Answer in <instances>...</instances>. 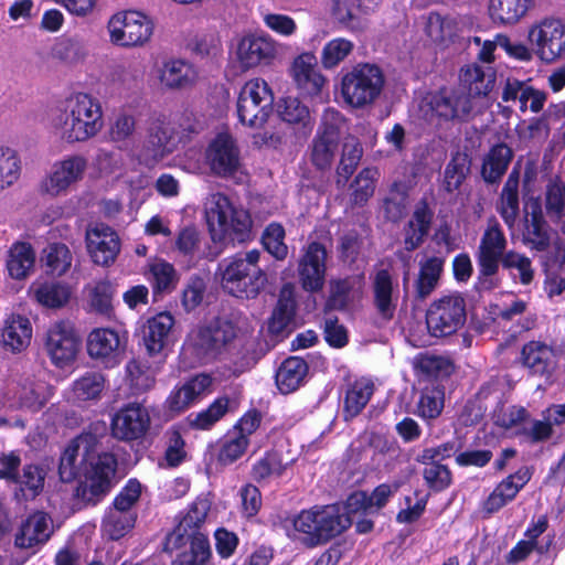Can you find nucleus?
I'll list each match as a JSON object with an SVG mask.
<instances>
[{"label":"nucleus","instance_id":"obj_1","mask_svg":"<svg viewBox=\"0 0 565 565\" xmlns=\"http://www.w3.org/2000/svg\"><path fill=\"white\" fill-rule=\"evenodd\" d=\"M98 438L92 433H83L74 438L60 458L58 475L63 482H71L78 476L85 477L82 490L83 498L95 502L107 493L117 468V459L113 454L98 452Z\"/></svg>","mask_w":565,"mask_h":565},{"label":"nucleus","instance_id":"obj_2","mask_svg":"<svg viewBox=\"0 0 565 565\" xmlns=\"http://www.w3.org/2000/svg\"><path fill=\"white\" fill-rule=\"evenodd\" d=\"M257 249L238 254L220 265L221 286L228 295L239 299H255L268 285V275L259 266Z\"/></svg>","mask_w":565,"mask_h":565},{"label":"nucleus","instance_id":"obj_3","mask_svg":"<svg viewBox=\"0 0 565 565\" xmlns=\"http://www.w3.org/2000/svg\"><path fill=\"white\" fill-rule=\"evenodd\" d=\"M294 527L302 533L303 544L313 547L342 534L352 524V519L339 504L305 510L294 519Z\"/></svg>","mask_w":565,"mask_h":565},{"label":"nucleus","instance_id":"obj_4","mask_svg":"<svg viewBox=\"0 0 565 565\" xmlns=\"http://www.w3.org/2000/svg\"><path fill=\"white\" fill-rule=\"evenodd\" d=\"M54 126L63 139L85 141L102 128L100 107L88 95L78 94L68 99L64 111L54 119Z\"/></svg>","mask_w":565,"mask_h":565},{"label":"nucleus","instance_id":"obj_5","mask_svg":"<svg viewBox=\"0 0 565 565\" xmlns=\"http://www.w3.org/2000/svg\"><path fill=\"white\" fill-rule=\"evenodd\" d=\"M385 76L382 68L373 63H359L341 79L343 100L353 108L372 105L382 94Z\"/></svg>","mask_w":565,"mask_h":565},{"label":"nucleus","instance_id":"obj_6","mask_svg":"<svg viewBox=\"0 0 565 565\" xmlns=\"http://www.w3.org/2000/svg\"><path fill=\"white\" fill-rule=\"evenodd\" d=\"M205 212L214 241L234 234L236 239L243 242L248 236L252 227L248 212L235 209L224 194H211L205 204Z\"/></svg>","mask_w":565,"mask_h":565},{"label":"nucleus","instance_id":"obj_7","mask_svg":"<svg viewBox=\"0 0 565 565\" xmlns=\"http://www.w3.org/2000/svg\"><path fill=\"white\" fill-rule=\"evenodd\" d=\"M466 320V300L458 292L435 299L426 310L427 329L435 338H446L457 333L465 326Z\"/></svg>","mask_w":565,"mask_h":565},{"label":"nucleus","instance_id":"obj_8","mask_svg":"<svg viewBox=\"0 0 565 565\" xmlns=\"http://www.w3.org/2000/svg\"><path fill=\"white\" fill-rule=\"evenodd\" d=\"M235 338V324L228 319L216 318L192 331L188 348L199 360H213L227 350Z\"/></svg>","mask_w":565,"mask_h":565},{"label":"nucleus","instance_id":"obj_9","mask_svg":"<svg viewBox=\"0 0 565 565\" xmlns=\"http://www.w3.org/2000/svg\"><path fill=\"white\" fill-rule=\"evenodd\" d=\"M274 96L263 79H250L241 89L237 100V114L242 124L262 127L273 113Z\"/></svg>","mask_w":565,"mask_h":565},{"label":"nucleus","instance_id":"obj_10","mask_svg":"<svg viewBox=\"0 0 565 565\" xmlns=\"http://www.w3.org/2000/svg\"><path fill=\"white\" fill-rule=\"evenodd\" d=\"M108 31L113 43L121 46H138L149 41L153 32V23L140 12H120L109 20Z\"/></svg>","mask_w":565,"mask_h":565},{"label":"nucleus","instance_id":"obj_11","mask_svg":"<svg viewBox=\"0 0 565 565\" xmlns=\"http://www.w3.org/2000/svg\"><path fill=\"white\" fill-rule=\"evenodd\" d=\"M343 122L341 114L327 109L322 116L321 131L312 141L311 161L320 170L329 169L338 149L340 127Z\"/></svg>","mask_w":565,"mask_h":565},{"label":"nucleus","instance_id":"obj_12","mask_svg":"<svg viewBox=\"0 0 565 565\" xmlns=\"http://www.w3.org/2000/svg\"><path fill=\"white\" fill-rule=\"evenodd\" d=\"M529 40L542 61L554 62L565 51V24L561 20L546 19L531 28Z\"/></svg>","mask_w":565,"mask_h":565},{"label":"nucleus","instance_id":"obj_13","mask_svg":"<svg viewBox=\"0 0 565 565\" xmlns=\"http://www.w3.org/2000/svg\"><path fill=\"white\" fill-rule=\"evenodd\" d=\"M507 238L498 221L492 217L482 235L477 259L480 277H492L499 271V266L505 257Z\"/></svg>","mask_w":565,"mask_h":565},{"label":"nucleus","instance_id":"obj_14","mask_svg":"<svg viewBox=\"0 0 565 565\" xmlns=\"http://www.w3.org/2000/svg\"><path fill=\"white\" fill-rule=\"evenodd\" d=\"M79 345L81 339L70 322H57L46 332L45 351L57 366L62 367L74 361Z\"/></svg>","mask_w":565,"mask_h":565},{"label":"nucleus","instance_id":"obj_15","mask_svg":"<svg viewBox=\"0 0 565 565\" xmlns=\"http://www.w3.org/2000/svg\"><path fill=\"white\" fill-rule=\"evenodd\" d=\"M150 415L140 403H129L121 407L111 419V435L121 441L142 438L150 427Z\"/></svg>","mask_w":565,"mask_h":565},{"label":"nucleus","instance_id":"obj_16","mask_svg":"<svg viewBox=\"0 0 565 565\" xmlns=\"http://www.w3.org/2000/svg\"><path fill=\"white\" fill-rule=\"evenodd\" d=\"M327 257L326 247L318 242H312L306 247L297 266L299 282L303 290L318 292L323 288Z\"/></svg>","mask_w":565,"mask_h":565},{"label":"nucleus","instance_id":"obj_17","mask_svg":"<svg viewBox=\"0 0 565 565\" xmlns=\"http://www.w3.org/2000/svg\"><path fill=\"white\" fill-rule=\"evenodd\" d=\"M431 111L445 120H467L476 108L475 99L465 89H440L428 102Z\"/></svg>","mask_w":565,"mask_h":565},{"label":"nucleus","instance_id":"obj_18","mask_svg":"<svg viewBox=\"0 0 565 565\" xmlns=\"http://www.w3.org/2000/svg\"><path fill=\"white\" fill-rule=\"evenodd\" d=\"M277 55V43L269 36H244L237 44L236 56L244 70L269 65Z\"/></svg>","mask_w":565,"mask_h":565},{"label":"nucleus","instance_id":"obj_19","mask_svg":"<svg viewBox=\"0 0 565 565\" xmlns=\"http://www.w3.org/2000/svg\"><path fill=\"white\" fill-rule=\"evenodd\" d=\"M206 160L211 170L220 177L234 175L241 167L239 151L227 134H220L212 141L206 151Z\"/></svg>","mask_w":565,"mask_h":565},{"label":"nucleus","instance_id":"obj_20","mask_svg":"<svg viewBox=\"0 0 565 565\" xmlns=\"http://www.w3.org/2000/svg\"><path fill=\"white\" fill-rule=\"evenodd\" d=\"M86 243L94 263L102 266L113 264L120 250L118 235L105 224H97L88 228Z\"/></svg>","mask_w":565,"mask_h":565},{"label":"nucleus","instance_id":"obj_21","mask_svg":"<svg viewBox=\"0 0 565 565\" xmlns=\"http://www.w3.org/2000/svg\"><path fill=\"white\" fill-rule=\"evenodd\" d=\"M381 0H332L331 13L334 20L345 29L362 32L367 28L366 15Z\"/></svg>","mask_w":565,"mask_h":565},{"label":"nucleus","instance_id":"obj_22","mask_svg":"<svg viewBox=\"0 0 565 565\" xmlns=\"http://www.w3.org/2000/svg\"><path fill=\"white\" fill-rule=\"evenodd\" d=\"M53 532L54 525L51 516L43 511H38L21 523L14 543L17 547L31 548L44 544Z\"/></svg>","mask_w":565,"mask_h":565},{"label":"nucleus","instance_id":"obj_23","mask_svg":"<svg viewBox=\"0 0 565 565\" xmlns=\"http://www.w3.org/2000/svg\"><path fill=\"white\" fill-rule=\"evenodd\" d=\"M373 305L379 316L390 321L394 318L398 303V291L387 269H380L372 277Z\"/></svg>","mask_w":565,"mask_h":565},{"label":"nucleus","instance_id":"obj_24","mask_svg":"<svg viewBox=\"0 0 565 565\" xmlns=\"http://www.w3.org/2000/svg\"><path fill=\"white\" fill-rule=\"evenodd\" d=\"M551 227L544 218L542 207L536 201L525 216L522 242L532 250L546 252L551 247Z\"/></svg>","mask_w":565,"mask_h":565},{"label":"nucleus","instance_id":"obj_25","mask_svg":"<svg viewBox=\"0 0 565 565\" xmlns=\"http://www.w3.org/2000/svg\"><path fill=\"white\" fill-rule=\"evenodd\" d=\"M86 169V160L71 157L54 167L52 174L43 182L42 189L55 196L65 191L72 183L82 179Z\"/></svg>","mask_w":565,"mask_h":565},{"label":"nucleus","instance_id":"obj_26","mask_svg":"<svg viewBox=\"0 0 565 565\" xmlns=\"http://www.w3.org/2000/svg\"><path fill=\"white\" fill-rule=\"evenodd\" d=\"M523 365L532 375L548 380L556 367L554 350L541 341H530L521 352Z\"/></svg>","mask_w":565,"mask_h":565},{"label":"nucleus","instance_id":"obj_27","mask_svg":"<svg viewBox=\"0 0 565 565\" xmlns=\"http://www.w3.org/2000/svg\"><path fill=\"white\" fill-rule=\"evenodd\" d=\"M502 99L504 102L519 100L521 111H525L529 107L531 111L540 113L546 102V93L534 88L527 82L508 78L502 90Z\"/></svg>","mask_w":565,"mask_h":565},{"label":"nucleus","instance_id":"obj_28","mask_svg":"<svg viewBox=\"0 0 565 565\" xmlns=\"http://www.w3.org/2000/svg\"><path fill=\"white\" fill-rule=\"evenodd\" d=\"M210 504L204 499H199L191 505L189 512L179 522L172 533L167 536L164 551L179 548L183 544L185 536L191 532H201L200 527L204 523Z\"/></svg>","mask_w":565,"mask_h":565},{"label":"nucleus","instance_id":"obj_29","mask_svg":"<svg viewBox=\"0 0 565 565\" xmlns=\"http://www.w3.org/2000/svg\"><path fill=\"white\" fill-rule=\"evenodd\" d=\"M174 318L169 312H160L148 319L143 327V342L150 356L159 355L168 344Z\"/></svg>","mask_w":565,"mask_h":565},{"label":"nucleus","instance_id":"obj_30","mask_svg":"<svg viewBox=\"0 0 565 565\" xmlns=\"http://www.w3.org/2000/svg\"><path fill=\"white\" fill-rule=\"evenodd\" d=\"M107 137L120 150L132 148L140 138L138 117L128 111L119 113L110 121Z\"/></svg>","mask_w":565,"mask_h":565},{"label":"nucleus","instance_id":"obj_31","mask_svg":"<svg viewBox=\"0 0 565 565\" xmlns=\"http://www.w3.org/2000/svg\"><path fill=\"white\" fill-rule=\"evenodd\" d=\"M434 213L426 201H420L413 212L412 218L403 228L406 250H415L423 245L429 233Z\"/></svg>","mask_w":565,"mask_h":565},{"label":"nucleus","instance_id":"obj_32","mask_svg":"<svg viewBox=\"0 0 565 565\" xmlns=\"http://www.w3.org/2000/svg\"><path fill=\"white\" fill-rule=\"evenodd\" d=\"M445 259L430 256L419 262L418 275L414 281V297L417 301L426 300L437 288L444 271Z\"/></svg>","mask_w":565,"mask_h":565},{"label":"nucleus","instance_id":"obj_33","mask_svg":"<svg viewBox=\"0 0 565 565\" xmlns=\"http://www.w3.org/2000/svg\"><path fill=\"white\" fill-rule=\"evenodd\" d=\"M158 72L160 83L168 89L188 88L196 79L193 65L180 58L163 62Z\"/></svg>","mask_w":565,"mask_h":565},{"label":"nucleus","instance_id":"obj_34","mask_svg":"<svg viewBox=\"0 0 565 565\" xmlns=\"http://www.w3.org/2000/svg\"><path fill=\"white\" fill-rule=\"evenodd\" d=\"M296 302L292 295V287L284 286L279 292L277 305L268 322V330L275 335H285L294 329Z\"/></svg>","mask_w":565,"mask_h":565},{"label":"nucleus","instance_id":"obj_35","mask_svg":"<svg viewBox=\"0 0 565 565\" xmlns=\"http://www.w3.org/2000/svg\"><path fill=\"white\" fill-rule=\"evenodd\" d=\"M316 66V57L309 53L298 56L292 65L294 78L298 87L309 95H317L326 82Z\"/></svg>","mask_w":565,"mask_h":565},{"label":"nucleus","instance_id":"obj_36","mask_svg":"<svg viewBox=\"0 0 565 565\" xmlns=\"http://www.w3.org/2000/svg\"><path fill=\"white\" fill-rule=\"evenodd\" d=\"M513 156V150L507 143L500 142L494 145L483 158L481 177L484 182L489 184L500 182Z\"/></svg>","mask_w":565,"mask_h":565},{"label":"nucleus","instance_id":"obj_37","mask_svg":"<svg viewBox=\"0 0 565 565\" xmlns=\"http://www.w3.org/2000/svg\"><path fill=\"white\" fill-rule=\"evenodd\" d=\"M494 84V74L489 68L484 71L481 66L472 65L461 70L460 89L466 90V95L475 99V104L481 97L488 95Z\"/></svg>","mask_w":565,"mask_h":565},{"label":"nucleus","instance_id":"obj_38","mask_svg":"<svg viewBox=\"0 0 565 565\" xmlns=\"http://www.w3.org/2000/svg\"><path fill=\"white\" fill-rule=\"evenodd\" d=\"M212 384L209 375L201 374L188 381L180 388L172 392L167 399L170 412L180 413L199 398Z\"/></svg>","mask_w":565,"mask_h":565},{"label":"nucleus","instance_id":"obj_39","mask_svg":"<svg viewBox=\"0 0 565 565\" xmlns=\"http://www.w3.org/2000/svg\"><path fill=\"white\" fill-rule=\"evenodd\" d=\"M519 171L513 170L503 185L497 204V211L509 228L514 227L519 216Z\"/></svg>","mask_w":565,"mask_h":565},{"label":"nucleus","instance_id":"obj_40","mask_svg":"<svg viewBox=\"0 0 565 565\" xmlns=\"http://www.w3.org/2000/svg\"><path fill=\"white\" fill-rule=\"evenodd\" d=\"M308 374L307 362L298 356L286 359L276 373V384L282 394H289L299 388Z\"/></svg>","mask_w":565,"mask_h":565},{"label":"nucleus","instance_id":"obj_41","mask_svg":"<svg viewBox=\"0 0 565 565\" xmlns=\"http://www.w3.org/2000/svg\"><path fill=\"white\" fill-rule=\"evenodd\" d=\"M363 156V147L354 136H347L342 143L340 162L337 168V185L345 186L350 177L356 170Z\"/></svg>","mask_w":565,"mask_h":565},{"label":"nucleus","instance_id":"obj_42","mask_svg":"<svg viewBox=\"0 0 565 565\" xmlns=\"http://www.w3.org/2000/svg\"><path fill=\"white\" fill-rule=\"evenodd\" d=\"M32 327L28 318L17 316L6 321L2 330V341L10 350L21 351L31 342Z\"/></svg>","mask_w":565,"mask_h":565},{"label":"nucleus","instance_id":"obj_43","mask_svg":"<svg viewBox=\"0 0 565 565\" xmlns=\"http://www.w3.org/2000/svg\"><path fill=\"white\" fill-rule=\"evenodd\" d=\"M373 393L374 384L369 379H360L351 384L344 398V418L348 420L358 416L366 406Z\"/></svg>","mask_w":565,"mask_h":565},{"label":"nucleus","instance_id":"obj_44","mask_svg":"<svg viewBox=\"0 0 565 565\" xmlns=\"http://www.w3.org/2000/svg\"><path fill=\"white\" fill-rule=\"evenodd\" d=\"M532 0H490L489 13L494 22L516 23L527 12Z\"/></svg>","mask_w":565,"mask_h":565},{"label":"nucleus","instance_id":"obj_45","mask_svg":"<svg viewBox=\"0 0 565 565\" xmlns=\"http://www.w3.org/2000/svg\"><path fill=\"white\" fill-rule=\"evenodd\" d=\"M35 255L30 244H14L8 255L7 269L13 279H24L34 267Z\"/></svg>","mask_w":565,"mask_h":565},{"label":"nucleus","instance_id":"obj_46","mask_svg":"<svg viewBox=\"0 0 565 565\" xmlns=\"http://www.w3.org/2000/svg\"><path fill=\"white\" fill-rule=\"evenodd\" d=\"M147 142L154 158H163L173 151L174 130L169 122L157 119L149 127Z\"/></svg>","mask_w":565,"mask_h":565},{"label":"nucleus","instance_id":"obj_47","mask_svg":"<svg viewBox=\"0 0 565 565\" xmlns=\"http://www.w3.org/2000/svg\"><path fill=\"white\" fill-rule=\"evenodd\" d=\"M120 344L118 334L109 329L94 330L87 341V351L94 359H105L117 352Z\"/></svg>","mask_w":565,"mask_h":565},{"label":"nucleus","instance_id":"obj_48","mask_svg":"<svg viewBox=\"0 0 565 565\" xmlns=\"http://www.w3.org/2000/svg\"><path fill=\"white\" fill-rule=\"evenodd\" d=\"M471 159L468 153L457 151L449 163L446 166L444 173V188L447 192L457 191L468 173L470 172Z\"/></svg>","mask_w":565,"mask_h":565},{"label":"nucleus","instance_id":"obj_49","mask_svg":"<svg viewBox=\"0 0 565 565\" xmlns=\"http://www.w3.org/2000/svg\"><path fill=\"white\" fill-rule=\"evenodd\" d=\"M105 377L96 371L86 372L73 384V392L76 398L81 401L99 399L105 390Z\"/></svg>","mask_w":565,"mask_h":565},{"label":"nucleus","instance_id":"obj_50","mask_svg":"<svg viewBox=\"0 0 565 565\" xmlns=\"http://www.w3.org/2000/svg\"><path fill=\"white\" fill-rule=\"evenodd\" d=\"M43 259L47 273L62 276L71 268L73 256L65 244L55 243L44 249Z\"/></svg>","mask_w":565,"mask_h":565},{"label":"nucleus","instance_id":"obj_51","mask_svg":"<svg viewBox=\"0 0 565 565\" xmlns=\"http://www.w3.org/2000/svg\"><path fill=\"white\" fill-rule=\"evenodd\" d=\"M545 210L550 220L559 222L565 212V183L555 178L548 182L545 191Z\"/></svg>","mask_w":565,"mask_h":565},{"label":"nucleus","instance_id":"obj_52","mask_svg":"<svg viewBox=\"0 0 565 565\" xmlns=\"http://www.w3.org/2000/svg\"><path fill=\"white\" fill-rule=\"evenodd\" d=\"M71 297V289L61 282H46L35 290V299L49 308L63 307Z\"/></svg>","mask_w":565,"mask_h":565},{"label":"nucleus","instance_id":"obj_53","mask_svg":"<svg viewBox=\"0 0 565 565\" xmlns=\"http://www.w3.org/2000/svg\"><path fill=\"white\" fill-rule=\"evenodd\" d=\"M87 49L77 38H63L55 43L52 55L64 63L75 64L85 58Z\"/></svg>","mask_w":565,"mask_h":565},{"label":"nucleus","instance_id":"obj_54","mask_svg":"<svg viewBox=\"0 0 565 565\" xmlns=\"http://www.w3.org/2000/svg\"><path fill=\"white\" fill-rule=\"evenodd\" d=\"M46 470L34 463L25 465L22 473L18 476L15 483L21 486V489L26 490L25 497L34 499L44 488Z\"/></svg>","mask_w":565,"mask_h":565},{"label":"nucleus","instance_id":"obj_55","mask_svg":"<svg viewBox=\"0 0 565 565\" xmlns=\"http://www.w3.org/2000/svg\"><path fill=\"white\" fill-rule=\"evenodd\" d=\"M230 399L220 397L210 407L196 415L188 417L189 425L198 429H209L220 420L228 409Z\"/></svg>","mask_w":565,"mask_h":565},{"label":"nucleus","instance_id":"obj_56","mask_svg":"<svg viewBox=\"0 0 565 565\" xmlns=\"http://www.w3.org/2000/svg\"><path fill=\"white\" fill-rule=\"evenodd\" d=\"M518 486L507 477L502 480L483 503V510L488 514L499 511L519 493Z\"/></svg>","mask_w":565,"mask_h":565},{"label":"nucleus","instance_id":"obj_57","mask_svg":"<svg viewBox=\"0 0 565 565\" xmlns=\"http://www.w3.org/2000/svg\"><path fill=\"white\" fill-rule=\"evenodd\" d=\"M353 49L354 44L343 38H337L329 41L322 50V66L329 70L338 66L349 54H351Z\"/></svg>","mask_w":565,"mask_h":565},{"label":"nucleus","instance_id":"obj_58","mask_svg":"<svg viewBox=\"0 0 565 565\" xmlns=\"http://www.w3.org/2000/svg\"><path fill=\"white\" fill-rule=\"evenodd\" d=\"M444 388L433 386L425 388L418 402V415L425 419L437 418L444 408Z\"/></svg>","mask_w":565,"mask_h":565},{"label":"nucleus","instance_id":"obj_59","mask_svg":"<svg viewBox=\"0 0 565 565\" xmlns=\"http://www.w3.org/2000/svg\"><path fill=\"white\" fill-rule=\"evenodd\" d=\"M285 230L278 223L269 224L262 236L265 249L277 260H284L288 255V247L284 243Z\"/></svg>","mask_w":565,"mask_h":565},{"label":"nucleus","instance_id":"obj_60","mask_svg":"<svg viewBox=\"0 0 565 565\" xmlns=\"http://www.w3.org/2000/svg\"><path fill=\"white\" fill-rule=\"evenodd\" d=\"M285 469L280 457L275 452H268L254 463L250 475L254 481L262 482L271 477H280Z\"/></svg>","mask_w":565,"mask_h":565},{"label":"nucleus","instance_id":"obj_61","mask_svg":"<svg viewBox=\"0 0 565 565\" xmlns=\"http://www.w3.org/2000/svg\"><path fill=\"white\" fill-rule=\"evenodd\" d=\"M280 118L289 124H302L307 126L310 121L309 108L296 97H286L279 105Z\"/></svg>","mask_w":565,"mask_h":565},{"label":"nucleus","instance_id":"obj_62","mask_svg":"<svg viewBox=\"0 0 565 565\" xmlns=\"http://www.w3.org/2000/svg\"><path fill=\"white\" fill-rule=\"evenodd\" d=\"M20 173L17 152L8 147H0V190L13 184Z\"/></svg>","mask_w":565,"mask_h":565},{"label":"nucleus","instance_id":"obj_63","mask_svg":"<svg viewBox=\"0 0 565 565\" xmlns=\"http://www.w3.org/2000/svg\"><path fill=\"white\" fill-rule=\"evenodd\" d=\"M505 269H516L522 285H530L534 279V269L532 260L515 250H508L505 257L500 263Z\"/></svg>","mask_w":565,"mask_h":565},{"label":"nucleus","instance_id":"obj_64","mask_svg":"<svg viewBox=\"0 0 565 565\" xmlns=\"http://www.w3.org/2000/svg\"><path fill=\"white\" fill-rule=\"evenodd\" d=\"M408 196L406 192L391 190L383 201V212L387 221L398 222L407 214Z\"/></svg>","mask_w":565,"mask_h":565}]
</instances>
